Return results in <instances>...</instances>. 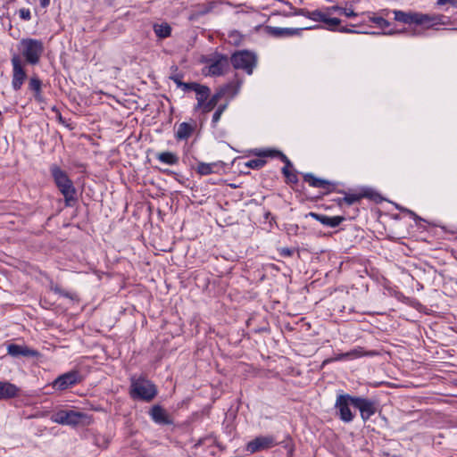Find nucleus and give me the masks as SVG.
<instances>
[{"instance_id": "nucleus-4", "label": "nucleus", "mask_w": 457, "mask_h": 457, "mask_svg": "<svg viewBox=\"0 0 457 457\" xmlns=\"http://www.w3.org/2000/svg\"><path fill=\"white\" fill-rule=\"evenodd\" d=\"M21 54L25 61L31 65L37 64L44 53L43 42L38 39L25 38L21 41Z\"/></svg>"}, {"instance_id": "nucleus-29", "label": "nucleus", "mask_w": 457, "mask_h": 457, "mask_svg": "<svg viewBox=\"0 0 457 457\" xmlns=\"http://www.w3.org/2000/svg\"><path fill=\"white\" fill-rule=\"evenodd\" d=\"M29 89L33 91L34 97L37 101H42L41 89H42V81L37 77H31L29 81Z\"/></svg>"}, {"instance_id": "nucleus-44", "label": "nucleus", "mask_w": 457, "mask_h": 457, "mask_svg": "<svg viewBox=\"0 0 457 457\" xmlns=\"http://www.w3.org/2000/svg\"><path fill=\"white\" fill-rule=\"evenodd\" d=\"M446 4H450L453 7H457V0H437L436 4L441 6Z\"/></svg>"}, {"instance_id": "nucleus-2", "label": "nucleus", "mask_w": 457, "mask_h": 457, "mask_svg": "<svg viewBox=\"0 0 457 457\" xmlns=\"http://www.w3.org/2000/svg\"><path fill=\"white\" fill-rule=\"evenodd\" d=\"M157 393V387L152 381L145 378H131L130 396L133 399L151 402Z\"/></svg>"}, {"instance_id": "nucleus-57", "label": "nucleus", "mask_w": 457, "mask_h": 457, "mask_svg": "<svg viewBox=\"0 0 457 457\" xmlns=\"http://www.w3.org/2000/svg\"><path fill=\"white\" fill-rule=\"evenodd\" d=\"M270 215V212H267L265 215V218H269Z\"/></svg>"}, {"instance_id": "nucleus-22", "label": "nucleus", "mask_w": 457, "mask_h": 457, "mask_svg": "<svg viewBox=\"0 0 457 457\" xmlns=\"http://www.w3.org/2000/svg\"><path fill=\"white\" fill-rule=\"evenodd\" d=\"M195 123L181 122L175 132V138L178 141L187 140L195 129Z\"/></svg>"}, {"instance_id": "nucleus-33", "label": "nucleus", "mask_w": 457, "mask_h": 457, "mask_svg": "<svg viewBox=\"0 0 457 457\" xmlns=\"http://www.w3.org/2000/svg\"><path fill=\"white\" fill-rule=\"evenodd\" d=\"M349 353V359H354V358H359V357H362V356H374L376 354H378L377 352L375 351H364V349L362 347H358V348H355Z\"/></svg>"}, {"instance_id": "nucleus-36", "label": "nucleus", "mask_w": 457, "mask_h": 457, "mask_svg": "<svg viewBox=\"0 0 457 457\" xmlns=\"http://www.w3.org/2000/svg\"><path fill=\"white\" fill-rule=\"evenodd\" d=\"M266 164V161L262 157L249 160L245 163V166L253 170H259Z\"/></svg>"}, {"instance_id": "nucleus-27", "label": "nucleus", "mask_w": 457, "mask_h": 457, "mask_svg": "<svg viewBox=\"0 0 457 457\" xmlns=\"http://www.w3.org/2000/svg\"><path fill=\"white\" fill-rule=\"evenodd\" d=\"M157 160L168 165H177L179 162V156L172 152H161L156 154Z\"/></svg>"}, {"instance_id": "nucleus-56", "label": "nucleus", "mask_w": 457, "mask_h": 457, "mask_svg": "<svg viewBox=\"0 0 457 457\" xmlns=\"http://www.w3.org/2000/svg\"><path fill=\"white\" fill-rule=\"evenodd\" d=\"M238 87H239V86L237 85V88H236V89H235V91H234V95H236V94L237 93V91H238Z\"/></svg>"}, {"instance_id": "nucleus-9", "label": "nucleus", "mask_w": 457, "mask_h": 457, "mask_svg": "<svg viewBox=\"0 0 457 457\" xmlns=\"http://www.w3.org/2000/svg\"><path fill=\"white\" fill-rule=\"evenodd\" d=\"M11 62L12 65V87L13 90L18 91L21 88L25 79H27V73L23 68L20 55L14 54Z\"/></svg>"}, {"instance_id": "nucleus-12", "label": "nucleus", "mask_w": 457, "mask_h": 457, "mask_svg": "<svg viewBox=\"0 0 457 457\" xmlns=\"http://www.w3.org/2000/svg\"><path fill=\"white\" fill-rule=\"evenodd\" d=\"M6 349L7 353L13 358H37L40 355L38 351L25 345L8 344Z\"/></svg>"}, {"instance_id": "nucleus-15", "label": "nucleus", "mask_w": 457, "mask_h": 457, "mask_svg": "<svg viewBox=\"0 0 457 457\" xmlns=\"http://www.w3.org/2000/svg\"><path fill=\"white\" fill-rule=\"evenodd\" d=\"M152 420L158 425H172L173 420L164 408L159 404L153 405L149 411Z\"/></svg>"}, {"instance_id": "nucleus-25", "label": "nucleus", "mask_w": 457, "mask_h": 457, "mask_svg": "<svg viewBox=\"0 0 457 457\" xmlns=\"http://www.w3.org/2000/svg\"><path fill=\"white\" fill-rule=\"evenodd\" d=\"M268 32L276 37H290L297 34V29L268 27Z\"/></svg>"}, {"instance_id": "nucleus-49", "label": "nucleus", "mask_w": 457, "mask_h": 457, "mask_svg": "<svg viewBox=\"0 0 457 457\" xmlns=\"http://www.w3.org/2000/svg\"><path fill=\"white\" fill-rule=\"evenodd\" d=\"M285 448L287 449L288 453L291 454L293 453L294 447L291 439L288 442H285Z\"/></svg>"}, {"instance_id": "nucleus-39", "label": "nucleus", "mask_w": 457, "mask_h": 457, "mask_svg": "<svg viewBox=\"0 0 457 457\" xmlns=\"http://www.w3.org/2000/svg\"><path fill=\"white\" fill-rule=\"evenodd\" d=\"M196 86H198V83H196V82H183V83H180V88L184 92L195 91L196 89Z\"/></svg>"}, {"instance_id": "nucleus-38", "label": "nucleus", "mask_w": 457, "mask_h": 457, "mask_svg": "<svg viewBox=\"0 0 457 457\" xmlns=\"http://www.w3.org/2000/svg\"><path fill=\"white\" fill-rule=\"evenodd\" d=\"M370 21L381 29H386L390 26V22L383 17L373 16L370 18Z\"/></svg>"}, {"instance_id": "nucleus-24", "label": "nucleus", "mask_w": 457, "mask_h": 457, "mask_svg": "<svg viewBox=\"0 0 457 457\" xmlns=\"http://www.w3.org/2000/svg\"><path fill=\"white\" fill-rule=\"evenodd\" d=\"M196 94L197 104L195 105V110L200 109L204 104L205 101L210 97L211 89L209 87L205 85L198 84L196 86V89L195 90Z\"/></svg>"}, {"instance_id": "nucleus-43", "label": "nucleus", "mask_w": 457, "mask_h": 457, "mask_svg": "<svg viewBox=\"0 0 457 457\" xmlns=\"http://www.w3.org/2000/svg\"><path fill=\"white\" fill-rule=\"evenodd\" d=\"M278 253L282 257H291L294 253V250L288 247H282L278 249Z\"/></svg>"}, {"instance_id": "nucleus-18", "label": "nucleus", "mask_w": 457, "mask_h": 457, "mask_svg": "<svg viewBox=\"0 0 457 457\" xmlns=\"http://www.w3.org/2000/svg\"><path fill=\"white\" fill-rule=\"evenodd\" d=\"M305 217H312L316 220L320 221L324 226L329 228H337L339 226L344 220H345V216H328L324 214L316 213L311 212L305 215Z\"/></svg>"}, {"instance_id": "nucleus-46", "label": "nucleus", "mask_w": 457, "mask_h": 457, "mask_svg": "<svg viewBox=\"0 0 457 457\" xmlns=\"http://www.w3.org/2000/svg\"><path fill=\"white\" fill-rule=\"evenodd\" d=\"M181 79H182V75H180V74L172 75L170 77V79H172L174 81V83L177 85L178 87H180V83H183Z\"/></svg>"}, {"instance_id": "nucleus-19", "label": "nucleus", "mask_w": 457, "mask_h": 457, "mask_svg": "<svg viewBox=\"0 0 457 457\" xmlns=\"http://www.w3.org/2000/svg\"><path fill=\"white\" fill-rule=\"evenodd\" d=\"M339 193L344 194L343 201H345V204L350 206L360 203L363 198L373 199L374 193L370 189H363L359 193H346L345 191H339Z\"/></svg>"}, {"instance_id": "nucleus-47", "label": "nucleus", "mask_w": 457, "mask_h": 457, "mask_svg": "<svg viewBox=\"0 0 457 457\" xmlns=\"http://www.w3.org/2000/svg\"><path fill=\"white\" fill-rule=\"evenodd\" d=\"M299 227L296 224L289 225L287 228L288 234H295L296 235L298 232Z\"/></svg>"}, {"instance_id": "nucleus-50", "label": "nucleus", "mask_w": 457, "mask_h": 457, "mask_svg": "<svg viewBox=\"0 0 457 457\" xmlns=\"http://www.w3.org/2000/svg\"><path fill=\"white\" fill-rule=\"evenodd\" d=\"M227 107H228V103L220 104L216 110L222 114L224 112V111L227 109Z\"/></svg>"}, {"instance_id": "nucleus-48", "label": "nucleus", "mask_w": 457, "mask_h": 457, "mask_svg": "<svg viewBox=\"0 0 457 457\" xmlns=\"http://www.w3.org/2000/svg\"><path fill=\"white\" fill-rule=\"evenodd\" d=\"M338 32H341V33H360L359 31H356L354 29H352L351 28H347L345 26H341L338 29Z\"/></svg>"}, {"instance_id": "nucleus-32", "label": "nucleus", "mask_w": 457, "mask_h": 457, "mask_svg": "<svg viewBox=\"0 0 457 457\" xmlns=\"http://www.w3.org/2000/svg\"><path fill=\"white\" fill-rule=\"evenodd\" d=\"M154 29L156 36L161 38L168 37L171 33V28L167 23L154 25Z\"/></svg>"}, {"instance_id": "nucleus-17", "label": "nucleus", "mask_w": 457, "mask_h": 457, "mask_svg": "<svg viewBox=\"0 0 457 457\" xmlns=\"http://www.w3.org/2000/svg\"><path fill=\"white\" fill-rule=\"evenodd\" d=\"M20 393L21 388L16 385L6 380H0V401L16 398Z\"/></svg>"}, {"instance_id": "nucleus-20", "label": "nucleus", "mask_w": 457, "mask_h": 457, "mask_svg": "<svg viewBox=\"0 0 457 457\" xmlns=\"http://www.w3.org/2000/svg\"><path fill=\"white\" fill-rule=\"evenodd\" d=\"M231 87H234L232 85L228 84L226 87L220 88L218 90L214 95H212L211 97H209L203 107L201 108V111L203 113H207L212 111L215 106L218 104L219 101L227 94L228 90Z\"/></svg>"}, {"instance_id": "nucleus-28", "label": "nucleus", "mask_w": 457, "mask_h": 457, "mask_svg": "<svg viewBox=\"0 0 457 457\" xmlns=\"http://www.w3.org/2000/svg\"><path fill=\"white\" fill-rule=\"evenodd\" d=\"M326 10L328 11V13H330V15L335 12H337L338 14L344 15L347 18H354L358 15L352 7L344 8L337 4L326 7Z\"/></svg>"}, {"instance_id": "nucleus-58", "label": "nucleus", "mask_w": 457, "mask_h": 457, "mask_svg": "<svg viewBox=\"0 0 457 457\" xmlns=\"http://www.w3.org/2000/svg\"><path fill=\"white\" fill-rule=\"evenodd\" d=\"M452 30H457V28L452 29Z\"/></svg>"}, {"instance_id": "nucleus-42", "label": "nucleus", "mask_w": 457, "mask_h": 457, "mask_svg": "<svg viewBox=\"0 0 457 457\" xmlns=\"http://www.w3.org/2000/svg\"><path fill=\"white\" fill-rule=\"evenodd\" d=\"M20 18L24 21H29L31 19V13L29 9L22 8L19 10Z\"/></svg>"}, {"instance_id": "nucleus-6", "label": "nucleus", "mask_w": 457, "mask_h": 457, "mask_svg": "<svg viewBox=\"0 0 457 457\" xmlns=\"http://www.w3.org/2000/svg\"><path fill=\"white\" fill-rule=\"evenodd\" d=\"M354 396L349 394H341L337 396L335 409L339 419L345 423H350L353 420L355 415L350 407H353Z\"/></svg>"}, {"instance_id": "nucleus-30", "label": "nucleus", "mask_w": 457, "mask_h": 457, "mask_svg": "<svg viewBox=\"0 0 457 457\" xmlns=\"http://www.w3.org/2000/svg\"><path fill=\"white\" fill-rule=\"evenodd\" d=\"M218 166L222 167L223 162H212V163L199 162L197 165L196 171L202 176H206V175L215 172L214 169Z\"/></svg>"}, {"instance_id": "nucleus-10", "label": "nucleus", "mask_w": 457, "mask_h": 457, "mask_svg": "<svg viewBox=\"0 0 457 457\" xmlns=\"http://www.w3.org/2000/svg\"><path fill=\"white\" fill-rule=\"evenodd\" d=\"M277 445L278 443L276 441L275 436H256L254 439H253L246 445V450L251 453H254L263 450L270 449Z\"/></svg>"}, {"instance_id": "nucleus-35", "label": "nucleus", "mask_w": 457, "mask_h": 457, "mask_svg": "<svg viewBox=\"0 0 457 457\" xmlns=\"http://www.w3.org/2000/svg\"><path fill=\"white\" fill-rule=\"evenodd\" d=\"M324 23L328 26V29L332 31H338L341 27V20L338 18H330L329 15L326 16Z\"/></svg>"}, {"instance_id": "nucleus-55", "label": "nucleus", "mask_w": 457, "mask_h": 457, "mask_svg": "<svg viewBox=\"0 0 457 457\" xmlns=\"http://www.w3.org/2000/svg\"><path fill=\"white\" fill-rule=\"evenodd\" d=\"M59 121L62 122V124L65 123L61 114H59Z\"/></svg>"}, {"instance_id": "nucleus-3", "label": "nucleus", "mask_w": 457, "mask_h": 457, "mask_svg": "<svg viewBox=\"0 0 457 457\" xmlns=\"http://www.w3.org/2000/svg\"><path fill=\"white\" fill-rule=\"evenodd\" d=\"M230 63L235 70H243L251 75L257 65V55L249 50L236 51L230 56Z\"/></svg>"}, {"instance_id": "nucleus-52", "label": "nucleus", "mask_w": 457, "mask_h": 457, "mask_svg": "<svg viewBox=\"0 0 457 457\" xmlns=\"http://www.w3.org/2000/svg\"><path fill=\"white\" fill-rule=\"evenodd\" d=\"M39 1H40V5L43 8L47 7L50 4V0H39Z\"/></svg>"}, {"instance_id": "nucleus-37", "label": "nucleus", "mask_w": 457, "mask_h": 457, "mask_svg": "<svg viewBox=\"0 0 457 457\" xmlns=\"http://www.w3.org/2000/svg\"><path fill=\"white\" fill-rule=\"evenodd\" d=\"M228 41L234 46H239L243 41V35L237 30H232L228 35Z\"/></svg>"}, {"instance_id": "nucleus-14", "label": "nucleus", "mask_w": 457, "mask_h": 457, "mask_svg": "<svg viewBox=\"0 0 457 457\" xmlns=\"http://www.w3.org/2000/svg\"><path fill=\"white\" fill-rule=\"evenodd\" d=\"M303 181L308 183L311 187L325 190V194H328L335 190L336 184L323 179L315 177L312 173H306L303 175Z\"/></svg>"}, {"instance_id": "nucleus-8", "label": "nucleus", "mask_w": 457, "mask_h": 457, "mask_svg": "<svg viewBox=\"0 0 457 457\" xmlns=\"http://www.w3.org/2000/svg\"><path fill=\"white\" fill-rule=\"evenodd\" d=\"M353 407L358 409L361 420L366 422L378 409V403L375 399L361 396H354Z\"/></svg>"}, {"instance_id": "nucleus-31", "label": "nucleus", "mask_w": 457, "mask_h": 457, "mask_svg": "<svg viewBox=\"0 0 457 457\" xmlns=\"http://www.w3.org/2000/svg\"><path fill=\"white\" fill-rule=\"evenodd\" d=\"M292 167L293 164L291 162L288 165L285 164V166L282 168V173L286 178L287 183L296 184L298 183V177L295 172L290 170V168Z\"/></svg>"}, {"instance_id": "nucleus-26", "label": "nucleus", "mask_w": 457, "mask_h": 457, "mask_svg": "<svg viewBox=\"0 0 457 457\" xmlns=\"http://www.w3.org/2000/svg\"><path fill=\"white\" fill-rule=\"evenodd\" d=\"M214 7L213 3H207L203 4H198L195 9L192 12V13L189 16V20L193 21L200 16H204L207 13H209Z\"/></svg>"}, {"instance_id": "nucleus-11", "label": "nucleus", "mask_w": 457, "mask_h": 457, "mask_svg": "<svg viewBox=\"0 0 457 457\" xmlns=\"http://www.w3.org/2000/svg\"><path fill=\"white\" fill-rule=\"evenodd\" d=\"M81 381L79 371L71 370L59 376L53 383L54 387L59 390H65Z\"/></svg>"}, {"instance_id": "nucleus-40", "label": "nucleus", "mask_w": 457, "mask_h": 457, "mask_svg": "<svg viewBox=\"0 0 457 457\" xmlns=\"http://www.w3.org/2000/svg\"><path fill=\"white\" fill-rule=\"evenodd\" d=\"M406 31V29H399V30H389L387 32H376V31H372V32H367L368 34H371V35H395V34H402V33H404Z\"/></svg>"}, {"instance_id": "nucleus-1", "label": "nucleus", "mask_w": 457, "mask_h": 457, "mask_svg": "<svg viewBox=\"0 0 457 457\" xmlns=\"http://www.w3.org/2000/svg\"><path fill=\"white\" fill-rule=\"evenodd\" d=\"M54 183L64 197L65 205L72 207L78 201L77 190L68 174L59 166L54 164L50 168Z\"/></svg>"}, {"instance_id": "nucleus-21", "label": "nucleus", "mask_w": 457, "mask_h": 457, "mask_svg": "<svg viewBox=\"0 0 457 457\" xmlns=\"http://www.w3.org/2000/svg\"><path fill=\"white\" fill-rule=\"evenodd\" d=\"M251 153L257 157H271V158H278L285 164H289L290 160L281 151L277 149H254L252 150Z\"/></svg>"}, {"instance_id": "nucleus-5", "label": "nucleus", "mask_w": 457, "mask_h": 457, "mask_svg": "<svg viewBox=\"0 0 457 457\" xmlns=\"http://www.w3.org/2000/svg\"><path fill=\"white\" fill-rule=\"evenodd\" d=\"M203 62L208 64V73L212 76H221L230 67V58L226 54L215 52L212 55L203 57Z\"/></svg>"}, {"instance_id": "nucleus-16", "label": "nucleus", "mask_w": 457, "mask_h": 457, "mask_svg": "<svg viewBox=\"0 0 457 457\" xmlns=\"http://www.w3.org/2000/svg\"><path fill=\"white\" fill-rule=\"evenodd\" d=\"M451 18L444 14H428L421 13V25H426L428 29L433 28L435 25H450Z\"/></svg>"}, {"instance_id": "nucleus-51", "label": "nucleus", "mask_w": 457, "mask_h": 457, "mask_svg": "<svg viewBox=\"0 0 457 457\" xmlns=\"http://www.w3.org/2000/svg\"><path fill=\"white\" fill-rule=\"evenodd\" d=\"M337 204L340 207V208H343L344 205L345 204V201H343V197H339L337 199L335 200Z\"/></svg>"}, {"instance_id": "nucleus-7", "label": "nucleus", "mask_w": 457, "mask_h": 457, "mask_svg": "<svg viewBox=\"0 0 457 457\" xmlns=\"http://www.w3.org/2000/svg\"><path fill=\"white\" fill-rule=\"evenodd\" d=\"M87 419H88V416L86 413L72 410H61L52 417V420L55 423L73 427L84 423Z\"/></svg>"}, {"instance_id": "nucleus-54", "label": "nucleus", "mask_w": 457, "mask_h": 457, "mask_svg": "<svg viewBox=\"0 0 457 457\" xmlns=\"http://www.w3.org/2000/svg\"><path fill=\"white\" fill-rule=\"evenodd\" d=\"M408 212H409L411 215L414 216V217H415V219H420V218H419V217H418V216H417V215H416L412 211H408Z\"/></svg>"}, {"instance_id": "nucleus-45", "label": "nucleus", "mask_w": 457, "mask_h": 457, "mask_svg": "<svg viewBox=\"0 0 457 457\" xmlns=\"http://www.w3.org/2000/svg\"><path fill=\"white\" fill-rule=\"evenodd\" d=\"M221 115L222 114L220 112H218L217 110L214 112V113L212 115V127H216L217 123L220 120Z\"/></svg>"}, {"instance_id": "nucleus-41", "label": "nucleus", "mask_w": 457, "mask_h": 457, "mask_svg": "<svg viewBox=\"0 0 457 457\" xmlns=\"http://www.w3.org/2000/svg\"><path fill=\"white\" fill-rule=\"evenodd\" d=\"M344 359H349V353H340V354H337L336 357L334 358H330V359H327L323 361V364H326V363H328V362H331V361H341V360H344Z\"/></svg>"}, {"instance_id": "nucleus-53", "label": "nucleus", "mask_w": 457, "mask_h": 457, "mask_svg": "<svg viewBox=\"0 0 457 457\" xmlns=\"http://www.w3.org/2000/svg\"><path fill=\"white\" fill-rule=\"evenodd\" d=\"M358 212H359L358 208L353 209V213L352 216H349V218H351V219L354 218L358 214Z\"/></svg>"}, {"instance_id": "nucleus-23", "label": "nucleus", "mask_w": 457, "mask_h": 457, "mask_svg": "<svg viewBox=\"0 0 457 457\" xmlns=\"http://www.w3.org/2000/svg\"><path fill=\"white\" fill-rule=\"evenodd\" d=\"M299 15L304 16L310 20H312L314 21L318 22H323L325 21L326 16L330 15V13H328V11L325 9V11L321 10H314V11H308L307 9H299L296 12Z\"/></svg>"}, {"instance_id": "nucleus-13", "label": "nucleus", "mask_w": 457, "mask_h": 457, "mask_svg": "<svg viewBox=\"0 0 457 457\" xmlns=\"http://www.w3.org/2000/svg\"><path fill=\"white\" fill-rule=\"evenodd\" d=\"M394 19L395 21L403 23V24H416L421 25V13L418 12H404L401 10H394Z\"/></svg>"}, {"instance_id": "nucleus-34", "label": "nucleus", "mask_w": 457, "mask_h": 457, "mask_svg": "<svg viewBox=\"0 0 457 457\" xmlns=\"http://www.w3.org/2000/svg\"><path fill=\"white\" fill-rule=\"evenodd\" d=\"M51 290L54 291L55 294L63 296L65 298L71 299V300H76L78 299V296L74 293L68 292L64 289H62L59 285H52Z\"/></svg>"}]
</instances>
